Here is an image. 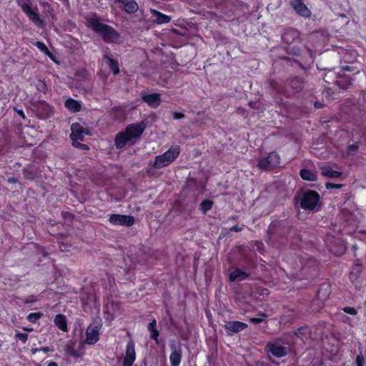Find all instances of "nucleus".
<instances>
[{
  "label": "nucleus",
  "instance_id": "0eeeda50",
  "mask_svg": "<svg viewBox=\"0 0 366 366\" xmlns=\"http://www.w3.org/2000/svg\"><path fill=\"white\" fill-rule=\"evenodd\" d=\"M266 350L269 358L272 357L281 358L287 354V347L281 345L279 342H268Z\"/></svg>",
  "mask_w": 366,
  "mask_h": 366
},
{
  "label": "nucleus",
  "instance_id": "423d86ee",
  "mask_svg": "<svg viewBox=\"0 0 366 366\" xmlns=\"http://www.w3.org/2000/svg\"><path fill=\"white\" fill-rule=\"evenodd\" d=\"M24 13L26 14L29 19L33 21L35 25L39 27H43L44 25V21L40 18L39 14L37 11V9H32L31 4L26 2H22L19 4Z\"/></svg>",
  "mask_w": 366,
  "mask_h": 366
},
{
  "label": "nucleus",
  "instance_id": "f03ea898",
  "mask_svg": "<svg viewBox=\"0 0 366 366\" xmlns=\"http://www.w3.org/2000/svg\"><path fill=\"white\" fill-rule=\"evenodd\" d=\"M180 148L175 145L171 147L164 154L155 157L153 167L157 169H161L172 163L179 156Z\"/></svg>",
  "mask_w": 366,
  "mask_h": 366
},
{
  "label": "nucleus",
  "instance_id": "ea45409f",
  "mask_svg": "<svg viewBox=\"0 0 366 366\" xmlns=\"http://www.w3.org/2000/svg\"><path fill=\"white\" fill-rule=\"evenodd\" d=\"M306 331V327H299L295 332V334L297 336L300 337L301 335H303L305 334V332Z\"/></svg>",
  "mask_w": 366,
  "mask_h": 366
},
{
  "label": "nucleus",
  "instance_id": "473e14b6",
  "mask_svg": "<svg viewBox=\"0 0 366 366\" xmlns=\"http://www.w3.org/2000/svg\"><path fill=\"white\" fill-rule=\"evenodd\" d=\"M14 337L16 340L21 341L23 343H25L28 340V335L26 333L16 332Z\"/></svg>",
  "mask_w": 366,
  "mask_h": 366
},
{
  "label": "nucleus",
  "instance_id": "bb28decb",
  "mask_svg": "<svg viewBox=\"0 0 366 366\" xmlns=\"http://www.w3.org/2000/svg\"><path fill=\"white\" fill-rule=\"evenodd\" d=\"M301 177L307 181H315L317 180V175L315 173L308 169H302L300 172Z\"/></svg>",
  "mask_w": 366,
  "mask_h": 366
},
{
  "label": "nucleus",
  "instance_id": "cd10ccee",
  "mask_svg": "<svg viewBox=\"0 0 366 366\" xmlns=\"http://www.w3.org/2000/svg\"><path fill=\"white\" fill-rule=\"evenodd\" d=\"M213 201L210 199H204L200 204V210L203 214H206L209 210H210L213 206Z\"/></svg>",
  "mask_w": 366,
  "mask_h": 366
},
{
  "label": "nucleus",
  "instance_id": "79ce46f5",
  "mask_svg": "<svg viewBox=\"0 0 366 366\" xmlns=\"http://www.w3.org/2000/svg\"><path fill=\"white\" fill-rule=\"evenodd\" d=\"M156 325H157V322L155 320H153L151 322L149 323L148 325V330L150 331V330H156L155 327H156Z\"/></svg>",
  "mask_w": 366,
  "mask_h": 366
},
{
  "label": "nucleus",
  "instance_id": "c03bdc74",
  "mask_svg": "<svg viewBox=\"0 0 366 366\" xmlns=\"http://www.w3.org/2000/svg\"><path fill=\"white\" fill-rule=\"evenodd\" d=\"M242 230V227H239L237 225H234L230 228V231L232 232H240Z\"/></svg>",
  "mask_w": 366,
  "mask_h": 366
},
{
  "label": "nucleus",
  "instance_id": "1a4fd4ad",
  "mask_svg": "<svg viewBox=\"0 0 366 366\" xmlns=\"http://www.w3.org/2000/svg\"><path fill=\"white\" fill-rule=\"evenodd\" d=\"M109 222L113 225L130 227L134 224V217L129 215L113 214L110 215Z\"/></svg>",
  "mask_w": 366,
  "mask_h": 366
},
{
  "label": "nucleus",
  "instance_id": "3c124183",
  "mask_svg": "<svg viewBox=\"0 0 366 366\" xmlns=\"http://www.w3.org/2000/svg\"><path fill=\"white\" fill-rule=\"evenodd\" d=\"M47 366H58V365L54 362H51L48 364Z\"/></svg>",
  "mask_w": 366,
  "mask_h": 366
},
{
  "label": "nucleus",
  "instance_id": "ddd939ff",
  "mask_svg": "<svg viewBox=\"0 0 366 366\" xmlns=\"http://www.w3.org/2000/svg\"><path fill=\"white\" fill-rule=\"evenodd\" d=\"M144 128L145 126L143 123L131 124L127 127L124 132L132 141L133 139L139 137L142 134Z\"/></svg>",
  "mask_w": 366,
  "mask_h": 366
},
{
  "label": "nucleus",
  "instance_id": "c9c22d12",
  "mask_svg": "<svg viewBox=\"0 0 366 366\" xmlns=\"http://www.w3.org/2000/svg\"><path fill=\"white\" fill-rule=\"evenodd\" d=\"M342 310L349 315H356L357 314V312L355 308L352 307H345Z\"/></svg>",
  "mask_w": 366,
  "mask_h": 366
},
{
  "label": "nucleus",
  "instance_id": "4be33fe9",
  "mask_svg": "<svg viewBox=\"0 0 366 366\" xmlns=\"http://www.w3.org/2000/svg\"><path fill=\"white\" fill-rule=\"evenodd\" d=\"M321 171H322V174L324 177H326L328 178H338L342 174V173L341 172L334 170L330 166L322 167L321 168Z\"/></svg>",
  "mask_w": 366,
  "mask_h": 366
},
{
  "label": "nucleus",
  "instance_id": "39448f33",
  "mask_svg": "<svg viewBox=\"0 0 366 366\" xmlns=\"http://www.w3.org/2000/svg\"><path fill=\"white\" fill-rule=\"evenodd\" d=\"M320 200V195L315 191L306 192L302 198L300 205L305 209L313 210Z\"/></svg>",
  "mask_w": 366,
  "mask_h": 366
},
{
  "label": "nucleus",
  "instance_id": "a19ab883",
  "mask_svg": "<svg viewBox=\"0 0 366 366\" xmlns=\"http://www.w3.org/2000/svg\"><path fill=\"white\" fill-rule=\"evenodd\" d=\"M326 187L327 189H340L342 187V185L327 182L326 183Z\"/></svg>",
  "mask_w": 366,
  "mask_h": 366
},
{
  "label": "nucleus",
  "instance_id": "09e8293b",
  "mask_svg": "<svg viewBox=\"0 0 366 366\" xmlns=\"http://www.w3.org/2000/svg\"><path fill=\"white\" fill-rule=\"evenodd\" d=\"M322 107V104L318 102L315 103V107L317 109H320Z\"/></svg>",
  "mask_w": 366,
  "mask_h": 366
},
{
  "label": "nucleus",
  "instance_id": "603ef678",
  "mask_svg": "<svg viewBox=\"0 0 366 366\" xmlns=\"http://www.w3.org/2000/svg\"><path fill=\"white\" fill-rule=\"evenodd\" d=\"M23 330L28 332H31L33 330L31 327H23Z\"/></svg>",
  "mask_w": 366,
  "mask_h": 366
},
{
  "label": "nucleus",
  "instance_id": "f3484780",
  "mask_svg": "<svg viewBox=\"0 0 366 366\" xmlns=\"http://www.w3.org/2000/svg\"><path fill=\"white\" fill-rule=\"evenodd\" d=\"M247 327V325L239 321H229L224 325V328L232 332H241Z\"/></svg>",
  "mask_w": 366,
  "mask_h": 366
},
{
  "label": "nucleus",
  "instance_id": "5701e85b",
  "mask_svg": "<svg viewBox=\"0 0 366 366\" xmlns=\"http://www.w3.org/2000/svg\"><path fill=\"white\" fill-rule=\"evenodd\" d=\"M54 324L55 325L61 330L64 332H66L68 330L67 328V321L66 317L64 315L59 314L56 315L54 318Z\"/></svg>",
  "mask_w": 366,
  "mask_h": 366
},
{
  "label": "nucleus",
  "instance_id": "58836bf2",
  "mask_svg": "<svg viewBox=\"0 0 366 366\" xmlns=\"http://www.w3.org/2000/svg\"><path fill=\"white\" fill-rule=\"evenodd\" d=\"M172 117L174 119H181L184 117V114L180 112H174L172 113Z\"/></svg>",
  "mask_w": 366,
  "mask_h": 366
},
{
  "label": "nucleus",
  "instance_id": "9d476101",
  "mask_svg": "<svg viewBox=\"0 0 366 366\" xmlns=\"http://www.w3.org/2000/svg\"><path fill=\"white\" fill-rule=\"evenodd\" d=\"M136 360L134 342L129 340L126 347L125 355L123 358L122 366H132Z\"/></svg>",
  "mask_w": 366,
  "mask_h": 366
},
{
  "label": "nucleus",
  "instance_id": "20e7f679",
  "mask_svg": "<svg viewBox=\"0 0 366 366\" xmlns=\"http://www.w3.org/2000/svg\"><path fill=\"white\" fill-rule=\"evenodd\" d=\"M280 157L275 152H270L266 157L260 158L258 161L257 167L261 170L273 169L280 164Z\"/></svg>",
  "mask_w": 366,
  "mask_h": 366
},
{
  "label": "nucleus",
  "instance_id": "b1692460",
  "mask_svg": "<svg viewBox=\"0 0 366 366\" xmlns=\"http://www.w3.org/2000/svg\"><path fill=\"white\" fill-rule=\"evenodd\" d=\"M103 57L107 64L109 66L110 69L112 70L114 74H118L119 73L118 61L109 57L107 54H105Z\"/></svg>",
  "mask_w": 366,
  "mask_h": 366
},
{
  "label": "nucleus",
  "instance_id": "49530a36",
  "mask_svg": "<svg viewBox=\"0 0 366 366\" xmlns=\"http://www.w3.org/2000/svg\"><path fill=\"white\" fill-rule=\"evenodd\" d=\"M295 84H300L299 88L301 87L302 82L299 79H295V80L292 81V85Z\"/></svg>",
  "mask_w": 366,
  "mask_h": 366
},
{
  "label": "nucleus",
  "instance_id": "72a5a7b5",
  "mask_svg": "<svg viewBox=\"0 0 366 366\" xmlns=\"http://www.w3.org/2000/svg\"><path fill=\"white\" fill-rule=\"evenodd\" d=\"M52 351H53V349H51L49 347H39V348L31 349V352L33 354H35L38 352H43L44 353H47V352H52Z\"/></svg>",
  "mask_w": 366,
  "mask_h": 366
},
{
  "label": "nucleus",
  "instance_id": "aec40b11",
  "mask_svg": "<svg viewBox=\"0 0 366 366\" xmlns=\"http://www.w3.org/2000/svg\"><path fill=\"white\" fill-rule=\"evenodd\" d=\"M131 141L125 132H119L115 137V146L117 149H122Z\"/></svg>",
  "mask_w": 366,
  "mask_h": 366
},
{
  "label": "nucleus",
  "instance_id": "412c9836",
  "mask_svg": "<svg viewBox=\"0 0 366 366\" xmlns=\"http://www.w3.org/2000/svg\"><path fill=\"white\" fill-rule=\"evenodd\" d=\"M65 107L71 112L76 113L80 111L81 104L80 102L71 98H69L64 103Z\"/></svg>",
  "mask_w": 366,
  "mask_h": 366
},
{
  "label": "nucleus",
  "instance_id": "2eb2a0df",
  "mask_svg": "<svg viewBox=\"0 0 366 366\" xmlns=\"http://www.w3.org/2000/svg\"><path fill=\"white\" fill-rule=\"evenodd\" d=\"M142 99L152 108H157L161 104L160 94L158 93L142 95Z\"/></svg>",
  "mask_w": 366,
  "mask_h": 366
},
{
  "label": "nucleus",
  "instance_id": "7c9ffc66",
  "mask_svg": "<svg viewBox=\"0 0 366 366\" xmlns=\"http://www.w3.org/2000/svg\"><path fill=\"white\" fill-rule=\"evenodd\" d=\"M42 315H43L41 313H40V312L30 313L27 316V320L30 322L34 323V322H37L42 317Z\"/></svg>",
  "mask_w": 366,
  "mask_h": 366
},
{
  "label": "nucleus",
  "instance_id": "de8ad7c7",
  "mask_svg": "<svg viewBox=\"0 0 366 366\" xmlns=\"http://www.w3.org/2000/svg\"><path fill=\"white\" fill-rule=\"evenodd\" d=\"M8 182L9 183H16L17 182V180L15 177H10V178H9Z\"/></svg>",
  "mask_w": 366,
  "mask_h": 366
},
{
  "label": "nucleus",
  "instance_id": "9b49d317",
  "mask_svg": "<svg viewBox=\"0 0 366 366\" xmlns=\"http://www.w3.org/2000/svg\"><path fill=\"white\" fill-rule=\"evenodd\" d=\"M169 347L172 350V353L169 356V361L171 366H179L182 360V349L175 341H171Z\"/></svg>",
  "mask_w": 366,
  "mask_h": 366
},
{
  "label": "nucleus",
  "instance_id": "f257e3e1",
  "mask_svg": "<svg viewBox=\"0 0 366 366\" xmlns=\"http://www.w3.org/2000/svg\"><path fill=\"white\" fill-rule=\"evenodd\" d=\"M88 23L89 26L107 43L114 42L119 37V34L112 26L101 22L98 19L91 18Z\"/></svg>",
  "mask_w": 366,
  "mask_h": 366
},
{
  "label": "nucleus",
  "instance_id": "2f4dec72",
  "mask_svg": "<svg viewBox=\"0 0 366 366\" xmlns=\"http://www.w3.org/2000/svg\"><path fill=\"white\" fill-rule=\"evenodd\" d=\"M73 345V342H70L69 344H67L66 345V352L67 353H69L71 356H73V357H79V354L77 353V352L76 350H74L73 349V347H71Z\"/></svg>",
  "mask_w": 366,
  "mask_h": 366
},
{
  "label": "nucleus",
  "instance_id": "6ab92c4d",
  "mask_svg": "<svg viewBox=\"0 0 366 366\" xmlns=\"http://www.w3.org/2000/svg\"><path fill=\"white\" fill-rule=\"evenodd\" d=\"M117 1L122 4L124 11L128 14H134L139 9L137 3L134 0H117Z\"/></svg>",
  "mask_w": 366,
  "mask_h": 366
},
{
  "label": "nucleus",
  "instance_id": "f8f14e48",
  "mask_svg": "<svg viewBox=\"0 0 366 366\" xmlns=\"http://www.w3.org/2000/svg\"><path fill=\"white\" fill-rule=\"evenodd\" d=\"M290 5L300 16L305 18L311 16L312 13L304 4L303 0H291Z\"/></svg>",
  "mask_w": 366,
  "mask_h": 366
},
{
  "label": "nucleus",
  "instance_id": "8fccbe9b",
  "mask_svg": "<svg viewBox=\"0 0 366 366\" xmlns=\"http://www.w3.org/2000/svg\"><path fill=\"white\" fill-rule=\"evenodd\" d=\"M324 289H325V290H327V289H330V286H329L328 285H322V287H321V290H324Z\"/></svg>",
  "mask_w": 366,
  "mask_h": 366
},
{
  "label": "nucleus",
  "instance_id": "a878e982",
  "mask_svg": "<svg viewBox=\"0 0 366 366\" xmlns=\"http://www.w3.org/2000/svg\"><path fill=\"white\" fill-rule=\"evenodd\" d=\"M35 46L44 54L48 56L52 61H56L54 56L50 52L47 46L44 43L41 41H36Z\"/></svg>",
  "mask_w": 366,
  "mask_h": 366
},
{
  "label": "nucleus",
  "instance_id": "f704fd0d",
  "mask_svg": "<svg viewBox=\"0 0 366 366\" xmlns=\"http://www.w3.org/2000/svg\"><path fill=\"white\" fill-rule=\"evenodd\" d=\"M37 89L39 92L45 93L47 89L46 84L45 81L39 80L37 84Z\"/></svg>",
  "mask_w": 366,
  "mask_h": 366
},
{
  "label": "nucleus",
  "instance_id": "7ed1b4c3",
  "mask_svg": "<svg viewBox=\"0 0 366 366\" xmlns=\"http://www.w3.org/2000/svg\"><path fill=\"white\" fill-rule=\"evenodd\" d=\"M102 326V320L97 316L93 319L92 322L86 330V338L84 343L94 345L99 340V331Z\"/></svg>",
  "mask_w": 366,
  "mask_h": 366
},
{
  "label": "nucleus",
  "instance_id": "4c0bfd02",
  "mask_svg": "<svg viewBox=\"0 0 366 366\" xmlns=\"http://www.w3.org/2000/svg\"><path fill=\"white\" fill-rule=\"evenodd\" d=\"M356 364L357 366H363V364L365 362V358L362 354L359 355L356 357Z\"/></svg>",
  "mask_w": 366,
  "mask_h": 366
},
{
  "label": "nucleus",
  "instance_id": "864d4df0",
  "mask_svg": "<svg viewBox=\"0 0 366 366\" xmlns=\"http://www.w3.org/2000/svg\"><path fill=\"white\" fill-rule=\"evenodd\" d=\"M78 145H79L83 149H88V147L85 144H78Z\"/></svg>",
  "mask_w": 366,
  "mask_h": 366
},
{
  "label": "nucleus",
  "instance_id": "5fc2aeb1",
  "mask_svg": "<svg viewBox=\"0 0 366 366\" xmlns=\"http://www.w3.org/2000/svg\"><path fill=\"white\" fill-rule=\"evenodd\" d=\"M345 70H349V67H348V66H346V67L345 68Z\"/></svg>",
  "mask_w": 366,
  "mask_h": 366
},
{
  "label": "nucleus",
  "instance_id": "c756f323",
  "mask_svg": "<svg viewBox=\"0 0 366 366\" xmlns=\"http://www.w3.org/2000/svg\"><path fill=\"white\" fill-rule=\"evenodd\" d=\"M360 144H361L360 142H355V144L348 145L347 149V155H349V156L355 155L357 152Z\"/></svg>",
  "mask_w": 366,
  "mask_h": 366
},
{
  "label": "nucleus",
  "instance_id": "393cba45",
  "mask_svg": "<svg viewBox=\"0 0 366 366\" xmlns=\"http://www.w3.org/2000/svg\"><path fill=\"white\" fill-rule=\"evenodd\" d=\"M361 273V264L358 262L354 264L351 272L350 273V278L351 281L356 280Z\"/></svg>",
  "mask_w": 366,
  "mask_h": 366
},
{
  "label": "nucleus",
  "instance_id": "37998d69",
  "mask_svg": "<svg viewBox=\"0 0 366 366\" xmlns=\"http://www.w3.org/2000/svg\"><path fill=\"white\" fill-rule=\"evenodd\" d=\"M263 321L262 318L252 317L249 319V322L252 324H259Z\"/></svg>",
  "mask_w": 366,
  "mask_h": 366
},
{
  "label": "nucleus",
  "instance_id": "a211bd4d",
  "mask_svg": "<svg viewBox=\"0 0 366 366\" xmlns=\"http://www.w3.org/2000/svg\"><path fill=\"white\" fill-rule=\"evenodd\" d=\"M300 36L299 31L295 29H287L282 34V39L286 44H291Z\"/></svg>",
  "mask_w": 366,
  "mask_h": 366
},
{
  "label": "nucleus",
  "instance_id": "6e6552de",
  "mask_svg": "<svg viewBox=\"0 0 366 366\" xmlns=\"http://www.w3.org/2000/svg\"><path fill=\"white\" fill-rule=\"evenodd\" d=\"M71 133L70 134V139L73 141H83L84 135H89L90 133L88 129L82 127L79 123H73L71 125Z\"/></svg>",
  "mask_w": 366,
  "mask_h": 366
},
{
  "label": "nucleus",
  "instance_id": "dca6fc26",
  "mask_svg": "<svg viewBox=\"0 0 366 366\" xmlns=\"http://www.w3.org/2000/svg\"><path fill=\"white\" fill-rule=\"evenodd\" d=\"M150 13L152 14V16L154 18L153 21L157 24H167L172 19L170 16L162 14L160 11L154 9H150Z\"/></svg>",
  "mask_w": 366,
  "mask_h": 366
},
{
  "label": "nucleus",
  "instance_id": "4468645a",
  "mask_svg": "<svg viewBox=\"0 0 366 366\" xmlns=\"http://www.w3.org/2000/svg\"><path fill=\"white\" fill-rule=\"evenodd\" d=\"M250 273L246 270L239 268H235L229 274V280L230 282L243 281L249 278Z\"/></svg>",
  "mask_w": 366,
  "mask_h": 366
},
{
  "label": "nucleus",
  "instance_id": "c85d7f7f",
  "mask_svg": "<svg viewBox=\"0 0 366 366\" xmlns=\"http://www.w3.org/2000/svg\"><path fill=\"white\" fill-rule=\"evenodd\" d=\"M283 317L287 322H292L300 317V313L295 310H290Z\"/></svg>",
  "mask_w": 366,
  "mask_h": 366
},
{
  "label": "nucleus",
  "instance_id": "6e6d98bb",
  "mask_svg": "<svg viewBox=\"0 0 366 366\" xmlns=\"http://www.w3.org/2000/svg\"><path fill=\"white\" fill-rule=\"evenodd\" d=\"M321 290L318 292V295L320 296Z\"/></svg>",
  "mask_w": 366,
  "mask_h": 366
},
{
  "label": "nucleus",
  "instance_id": "e433bc0d",
  "mask_svg": "<svg viewBox=\"0 0 366 366\" xmlns=\"http://www.w3.org/2000/svg\"><path fill=\"white\" fill-rule=\"evenodd\" d=\"M150 337L156 341L157 343H158V336H159V332L157 330H150Z\"/></svg>",
  "mask_w": 366,
  "mask_h": 366
},
{
  "label": "nucleus",
  "instance_id": "a18cd8bd",
  "mask_svg": "<svg viewBox=\"0 0 366 366\" xmlns=\"http://www.w3.org/2000/svg\"><path fill=\"white\" fill-rule=\"evenodd\" d=\"M16 111L17 114H18L19 116H21V117H23V118H24V117H25V116H24V113L23 110H21V109H16Z\"/></svg>",
  "mask_w": 366,
  "mask_h": 366
}]
</instances>
